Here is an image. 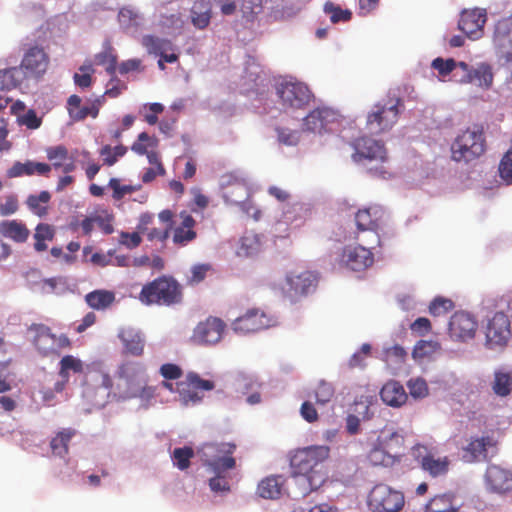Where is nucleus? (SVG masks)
I'll return each mask as SVG.
<instances>
[{
	"label": "nucleus",
	"mask_w": 512,
	"mask_h": 512,
	"mask_svg": "<svg viewBox=\"0 0 512 512\" xmlns=\"http://www.w3.org/2000/svg\"><path fill=\"white\" fill-rule=\"evenodd\" d=\"M138 299L145 305L173 306L182 302L183 290L174 277L162 275L146 283Z\"/></svg>",
	"instance_id": "20e7f679"
},
{
	"label": "nucleus",
	"mask_w": 512,
	"mask_h": 512,
	"mask_svg": "<svg viewBox=\"0 0 512 512\" xmlns=\"http://www.w3.org/2000/svg\"><path fill=\"white\" fill-rule=\"evenodd\" d=\"M25 79L29 78L21 65L19 67L0 70V84L2 89H15L19 87Z\"/></svg>",
	"instance_id": "e433bc0d"
},
{
	"label": "nucleus",
	"mask_w": 512,
	"mask_h": 512,
	"mask_svg": "<svg viewBox=\"0 0 512 512\" xmlns=\"http://www.w3.org/2000/svg\"><path fill=\"white\" fill-rule=\"evenodd\" d=\"M461 503L452 493H444L434 496L425 505L426 512H458Z\"/></svg>",
	"instance_id": "2f4dec72"
},
{
	"label": "nucleus",
	"mask_w": 512,
	"mask_h": 512,
	"mask_svg": "<svg viewBox=\"0 0 512 512\" xmlns=\"http://www.w3.org/2000/svg\"><path fill=\"white\" fill-rule=\"evenodd\" d=\"M97 65L104 66L106 72L114 76L117 69V55L109 42L104 44L103 50L95 55Z\"/></svg>",
	"instance_id": "37998d69"
},
{
	"label": "nucleus",
	"mask_w": 512,
	"mask_h": 512,
	"mask_svg": "<svg viewBox=\"0 0 512 512\" xmlns=\"http://www.w3.org/2000/svg\"><path fill=\"white\" fill-rule=\"evenodd\" d=\"M404 107L400 95L395 90H389L386 97L379 100L367 114L368 130L376 135L390 131L398 122Z\"/></svg>",
	"instance_id": "7ed1b4c3"
},
{
	"label": "nucleus",
	"mask_w": 512,
	"mask_h": 512,
	"mask_svg": "<svg viewBox=\"0 0 512 512\" xmlns=\"http://www.w3.org/2000/svg\"><path fill=\"white\" fill-rule=\"evenodd\" d=\"M0 234L15 243H25L30 236V230L22 221L3 220L0 222Z\"/></svg>",
	"instance_id": "c756f323"
},
{
	"label": "nucleus",
	"mask_w": 512,
	"mask_h": 512,
	"mask_svg": "<svg viewBox=\"0 0 512 512\" xmlns=\"http://www.w3.org/2000/svg\"><path fill=\"white\" fill-rule=\"evenodd\" d=\"M380 397L386 405L391 407H401L408 399L403 385L395 380H390L383 385Z\"/></svg>",
	"instance_id": "c85d7f7f"
},
{
	"label": "nucleus",
	"mask_w": 512,
	"mask_h": 512,
	"mask_svg": "<svg viewBox=\"0 0 512 512\" xmlns=\"http://www.w3.org/2000/svg\"><path fill=\"white\" fill-rule=\"evenodd\" d=\"M306 212L301 204H294L284 212L286 223L299 225L303 220V214Z\"/></svg>",
	"instance_id": "052dcab7"
},
{
	"label": "nucleus",
	"mask_w": 512,
	"mask_h": 512,
	"mask_svg": "<svg viewBox=\"0 0 512 512\" xmlns=\"http://www.w3.org/2000/svg\"><path fill=\"white\" fill-rule=\"evenodd\" d=\"M273 325V319L259 308L247 310L237 317L231 324L232 330L237 334L255 333Z\"/></svg>",
	"instance_id": "f8f14e48"
},
{
	"label": "nucleus",
	"mask_w": 512,
	"mask_h": 512,
	"mask_svg": "<svg viewBox=\"0 0 512 512\" xmlns=\"http://www.w3.org/2000/svg\"><path fill=\"white\" fill-rule=\"evenodd\" d=\"M478 329L476 318L467 312H455L449 321L448 333L452 340L467 342L474 339Z\"/></svg>",
	"instance_id": "4468645a"
},
{
	"label": "nucleus",
	"mask_w": 512,
	"mask_h": 512,
	"mask_svg": "<svg viewBox=\"0 0 512 512\" xmlns=\"http://www.w3.org/2000/svg\"><path fill=\"white\" fill-rule=\"evenodd\" d=\"M496 444V440L490 435L471 437L467 445L462 448V458L467 463L486 461L488 450L494 448Z\"/></svg>",
	"instance_id": "6ab92c4d"
},
{
	"label": "nucleus",
	"mask_w": 512,
	"mask_h": 512,
	"mask_svg": "<svg viewBox=\"0 0 512 512\" xmlns=\"http://www.w3.org/2000/svg\"><path fill=\"white\" fill-rule=\"evenodd\" d=\"M334 395H335L334 386L325 380H320L317 383V386L315 387V389L313 391V396L316 400V403L319 405L327 404L328 402H330L332 400Z\"/></svg>",
	"instance_id": "49530a36"
},
{
	"label": "nucleus",
	"mask_w": 512,
	"mask_h": 512,
	"mask_svg": "<svg viewBox=\"0 0 512 512\" xmlns=\"http://www.w3.org/2000/svg\"><path fill=\"white\" fill-rule=\"evenodd\" d=\"M70 372L74 374H82L84 372V363L79 358L73 355H65L59 362V376L61 381L54 385L55 392H62L69 382Z\"/></svg>",
	"instance_id": "a878e982"
},
{
	"label": "nucleus",
	"mask_w": 512,
	"mask_h": 512,
	"mask_svg": "<svg viewBox=\"0 0 512 512\" xmlns=\"http://www.w3.org/2000/svg\"><path fill=\"white\" fill-rule=\"evenodd\" d=\"M486 484L490 491L505 494L512 491V472L498 465H491L485 474Z\"/></svg>",
	"instance_id": "4be33fe9"
},
{
	"label": "nucleus",
	"mask_w": 512,
	"mask_h": 512,
	"mask_svg": "<svg viewBox=\"0 0 512 512\" xmlns=\"http://www.w3.org/2000/svg\"><path fill=\"white\" fill-rule=\"evenodd\" d=\"M158 144V140L155 137L150 136L146 132H141L136 141L133 142L131 150L137 155H146L149 148H154Z\"/></svg>",
	"instance_id": "de8ad7c7"
},
{
	"label": "nucleus",
	"mask_w": 512,
	"mask_h": 512,
	"mask_svg": "<svg viewBox=\"0 0 512 512\" xmlns=\"http://www.w3.org/2000/svg\"><path fill=\"white\" fill-rule=\"evenodd\" d=\"M403 437L396 431L382 434L368 453V460L374 466H388L393 463L392 444L401 446Z\"/></svg>",
	"instance_id": "9d476101"
},
{
	"label": "nucleus",
	"mask_w": 512,
	"mask_h": 512,
	"mask_svg": "<svg viewBox=\"0 0 512 512\" xmlns=\"http://www.w3.org/2000/svg\"><path fill=\"white\" fill-rule=\"evenodd\" d=\"M410 330L418 336H425L432 330L431 322L426 317H419L410 324Z\"/></svg>",
	"instance_id": "338daca9"
},
{
	"label": "nucleus",
	"mask_w": 512,
	"mask_h": 512,
	"mask_svg": "<svg viewBox=\"0 0 512 512\" xmlns=\"http://www.w3.org/2000/svg\"><path fill=\"white\" fill-rule=\"evenodd\" d=\"M493 43L499 61L503 64L512 63V17L501 19L496 23Z\"/></svg>",
	"instance_id": "2eb2a0df"
},
{
	"label": "nucleus",
	"mask_w": 512,
	"mask_h": 512,
	"mask_svg": "<svg viewBox=\"0 0 512 512\" xmlns=\"http://www.w3.org/2000/svg\"><path fill=\"white\" fill-rule=\"evenodd\" d=\"M420 464L431 476L438 477L448 472L450 462L447 457L436 459L428 454L421 458Z\"/></svg>",
	"instance_id": "a19ab883"
},
{
	"label": "nucleus",
	"mask_w": 512,
	"mask_h": 512,
	"mask_svg": "<svg viewBox=\"0 0 512 512\" xmlns=\"http://www.w3.org/2000/svg\"><path fill=\"white\" fill-rule=\"evenodd\" d=\"M225 201L231 204H243L249 198V189L244 181H236L230 184L224 191Z\"/></svg>",
	"instance_id": "79ce46f5"
},
{
	"label": "nucleus",
	"mask_w": 512,
	"mask_h": 512,
	"mask_svg": "<svg viewBox=\"0 0 512 512\" xmlns=\"http://www.w3.org/2000/svg\"><path fill=\"white\" fill-rule=\"evenodd\" d=\"M454 307L452 300L444 297H436L429 305V313L435 317L445 315Z\"/></svg>",
	"instance_id": "864d4df0"
},
{
	"label": "nucleus",
	"mask_w": 512,
	"mask_h": 512,
	"mask_svg": "<svg viewBox=\"0 0 512 512\" xmlns=\"http://www.w3.org/2000/svg\"><path fill=\"white\" fill-rule=\"evenodd\" d=\"M82 100L78 95H71L67 100V111L69 117L75 121H83L88 116L96 118L99 114L98 101L93 102L90 106H82Z\"/></svg>",
	"instance_id": "cd10ccee"
},
{
	"label": "nucleus",
	"mask_w": 512,
	"mask_h": 512,
	"mask_svg": "<svg viewBox=\"0 0 512 512\" xmlns=\"http://www.w3.org/2000/svg\"><path fill=\"white\" fill-rule=\"evenodd\" d=\"M83 74H74V82L77 86L80 88H88L92 84V77L91 73L93 72V69L91 66H81L79 68Z\"/></svg>",
	"instance_id": "774afa93"
},
{
	"label": "nucleus",
	"mask_w": 512,
	"mask_h": 512,
	"mask_svg": "<svg viewBox=\"0 0 512 512\" xmlns=\"http://www.w3.org/2000/svg\"><path fill=\"white\" fill-rule=\"evenodd\" d=\"M118 376L126 381L129 389L138 390L146 383L145 368L141 362L123 363L118 369Z\"/></svg>",
	"instance_id": "b1692460"
},
{
	"label": "nucleus",
	"mask_w": 512,
	"mask_h": 512,
	"mask_svg": "<svg viewBox=\"0 0 512 512\" xmlns=\"http://www.w3.org/2000/svg\"><path fill=\"white\" fill-rule=\"evenodd\" d=\"M235 449L236 445L233 443H205L202 445L200 449L202 460L216 474L209 480V486L213 492L230 491L229 482L221 473L235 468L236 460L232 457Z\"/></svg>",
	"instance_id": "f03ea898"
},
{
	"label": "nucleus",
	"mask_w": 512,
	"mask_h": 512,
	"mask_svg": "<svg viewBox=\"0 0 512 512\" xmlns=\"http://www.w3.org/2000/svg\"><path fill=\"white\" fill-rule=\"evenodd\" d=\"M50 57L43 47L39 45L29 46L23 54L21 67L29 79L39 80L47 72Z\"/></svg>",
	"instance_id": "9b49d317"
},
{
	"label": "nucleus",
	"mask_w": 512,
	"mask_h": 512,
	"mask_svg": "<svg viewBox=\"0 0 512 512\" xmlns=\"http://www.w3.org/2000/svg\"><path fill=\"white\" fill-rule=\"evenodd\" d=\"M491 389L499 397H507L512 392V370L497 369L491 382Z\"/></svg>",
	"instance_id": "72a5a7b5"
},
{
	"label": "nucleus",
	"mask_w": 512,
	"mask_h": 512,
	"mask_svg": "<svg viewBox=\"0 0 512 512\" xmlns=\"http://www.w3.org/2000/svg\"><path fill=\"white\" fill-rule=\"evenodd\" d=\"M18 199L15 195H7L0 198V216H9L17 212Z\"/></svg>",
	"instance_id": "680f3d73"
},
{
	"label": "nucleus",
	"mask_w": 512,
	"mask_h": 512,
	"mask_svg": "<svg viewBox=\"0 0 512 512\" xmlns=\"http://www.w3.org/2000/svg\"><path fill=\"white\" fill-rule=\"evenodd\" d=\"M240 10L243 18L254 21L263 10L262 0H242Z\"/></svg>",
	"instance_id": "8fccbe9b"
},
{
	"label": "nucleus",
	"mask_w": 512,
	"mask_h": 512,
	"mask_svg": "<svg viewBox=\"0 0 512 512\" xmlns=\"http://www.w3.org/2000/svg\"><path fill=\"white\" fill-rule=\"evenodd\" d=\"M381 207H369L358 210L355 215V222L359 231H373L378 228V222L382 218Z\"/></svg>",
	"instance_id": "7c9ffc66"
},
{
	"label": "nucleus",
	"mask_w": 512,
	"mask_h": 512,
	"mask_svg": "<svg viewBox=\"0 0 512 512\" xmlns=\"http://www.w3.org/2000/svg\"><path fill=\"white\" fill-rule=\"evenodd\" d=\"M319 275L310 270H292L285 275L279 284L282 295L291 303H296L302 298L316 291Z\"/></svg>",
	"instance_id": "39448f33"
},
{
	"label": "nucleus",
	"mask_w": 512,
	"mask_h": 512,
	"mask_svg": "<svg viewBox=\"0 0 512 512\" xmlns=\"http://www.w3.org/2000/svg\"><path fill=\"white\" fill-rule=\"evenodd\" d=\"M85 301L92 309L105 310L114 303L115 293L104 289L94 290L86 294Z\"/></svg>",
	"instance_id": "ea45409f"
},
{
	"label": "nucleus",
	"mask_w": 512,
	"mask_h": 512,
	"mask_svg": "<svg viewBox=\"0 0 512 512\" xmlns=\"http://www.w3.org/2000/svg\"><path fill=\"white\" fill-rule=\"evenodd\" d=\"M486 11L484 9L464 10L458 22V28L471 39H478L482 36L483 27L486 23Z\"/></svg>",
	"instance_id": "412c9836"
},
{
	"label": "nucleus",
	"mask_w": 512,
	"mask_h": 512,
	"mask_svg": "<svg viewBox=\"0 0 512 512\" xmlns=\"http://www.w3.org/2000/svg\"><path fill=\"white\" fill-rule=\"evenodd\" d=\"M123 342L125 353L133 356H140L144 350V340L141 335L133 329H125L119 333Z\"/></svg>",
	"instance_id": "c9c22d12"
},
{
	"label": "nucleus",
	"mask_w": 512,
	"mask_h": 512,
	"mask_svg": "<svg viewBox=\"0 0 512 512\" xmlns=\"http://www.w3.org/2000/svg\"><path fill=\"white\" fill-rule=\"evenodd\" d=\"M404 503V495L386 484L375 485L367 497V504L372 512H398Z\"/></svg>",
	"instance_id": "6e6552de"
},
{
	"label": "nucleus",
	"mask_w": 512,
	"mask_h": 512,
	"mask_svg": "<svg viewBox=\"0 0 512 512\" xmlns=\"http://www.w3.org/2000/svg\"><path fill=\"white\" fill-rule=\"evenodd\" d=\"M329 453L328 446H309L298 449L291 457L292 476L301 496L310 494L325 483L327 479L325 461Z\"/></svg>",
	"instance_id": "f257e3e1"
},
{
	"label": "nucleus",
	"mask_w": 512,
	"mask_h": 512,
	"mask_svg": "<svg viewBox=\"0 0 512 512\" xmlns=\"http://www.w3.org/2000/svg\"><path fill=\"white\" fill-rule=\"evenodd\" d=\"M32 329L36 332L34 345L43 356L59 355L55 349L56 335L51 329L43 324L33 325Z\"/></svg>",
	"instance_id": "bb28decb"
},
{
	"label": "nucleus",
	"mask_w": 512,
	"mask_h": 512,
	"mask_svg": "<svg viewBox=\"0 0 512 512\" xmlns=\"http://www.w3.org/2000/svg\"><path fill=\"white\" fill-rule=\"evenodd\" d=\"M225 328L222 319L209 316L195 327L192 339L202 345L216 344L222 339Z\"/></svg>",
	"instance_id": "dca6fc26"
},
{
	"label": "nucleus",
	"mask_w": 512,
	"mask_h": 512,
	"mask_svg": "<svg viewBox=\"0 0 512 512\" xmlns=\"http://www.w3.org/2000/svg\"><path fill=\"white\" fill-rule=\"evenodd\" d=\"M373 262V253L361 245L346 246L341 254V263L353 271H363Z\"/></svg>",
	"instance_id": "aec40b11"
},
{
	"label": "nucleus",
	"mask_w": 512,
	"mask_h": 512,
	"mask_svg": "<svg viewBox=\"0 0 512 512\" xmlns=\"http://www.w3.org/2000/svg\"><path fill=\"white\" fill-rule=\"evenodd\" d=\"M193 457L194 450L188 446L175 448L172 453L173 463L180 470L188 469L190 466V461Z\"/></svg>",
	"instance_id": "09e8293b"
},
{
	"label": "nucleus",
	"mask_w": 512,
	"mask_h": 512,
	"mask_svg": "<svg viewBox=\"0 0 512 512\" xmlns=\"http://www.w3.org/2000/svg\"><path fill=\"white\" fill-rule=\"evenodd\" d=\"M181 222L173 230V243L176 246L184 247L196 239L195 231L196 221L186 212L180 214Z\"/></svg>",
	"instance_id": "393cba45"
},
{
	"label": "nucleus",
	"mask_w": 512,
	"mask_h": 512,
	"mask_svg": "<svg viewBox=\"0 0 512 512\" xmlns=\"http://www.w3.org/2000/svg\"><path fill=\"white\" fill-rule=\"evenodd\" d=\"M354 153L352 159L360 162L363 159L386 161L387 152L381 141L374 140L368 136H362L355 139L352 143Z\"/></svg>",
	"instance_id": "a211bd4d"
},
{
	"label": "nucleus",
	"mask_w": 512,
	"mask_h": 512,
	"mask_svg": "<svg viewBox=\"0 0 512 512\" xmlns=\"http://www.w3.org/2000/svg\"><path fill=\"white\" fill-rule=\"evenodd\" d=\"M261 384L250 376H241L237 380V389L242 394H248L255 389H260Z\"/></svg>",
	"instance_id": "69168bd1"
},
{
	"label": "nucleus",
	"mask_w": 512,
	"mask_h": 512,
	"mask_svg": "<svg viewBox=\"0 0 512 512\" xmlns=\"http://www.w3.org/2000/svg\"><path fill=\"white\" fill-rule=\"evenodd\" d=\"M486 149L483 129L478 126L468 128L459 134L451 145L452 159L457 162H470L479 158Z\"/></svg>",
	"instance_id": "423d86ee"
},
{
	"label": "nucleus",
	"mask_w": 512,
	"mask_h": 512,
	"mask_svg": "<svg viewBox=\"0 0 512 512\" xmlns=\"http://www.w3.org/2000/svg\"><path fill=\"white\" fill-rule=\"evenodd\" d=\"M432 68L437 70L438 73L445 77L451 73H455V72H458V69L459 68V62H456L454 59L452 58H449V59H446L444 60L443 58H435L433 61H432V64H431Z\"/></svg>",
	"instance_id": "3c124183"
},
{
	"label": "nucleus",
	"mask_w": 512,
	"mask_h": 512,
	"mask_svg": "<svg viewBox=\"0 0 512 512\" xmlns=\"http://www.w3.org/2000/svg\"><path fill=\"white\" fill-rule=\"evenodd\" d=\"M46 153L48 160L52 162V166L56 169L62 167L63 162L68 159V149L64 145L49 147Z\"/></svg>",
	"instance_id": "603ef678"
},
{
	"label": "nucleus",
	"mask_w": 512,
	"mask_h": 512,
	"mask_svg": "<svg viewBox=\"0 0 512 512\" xmlns=\"http://www.w3.org/2000/svg\"><path fill=\"white\" fill-rule=\"evenodd\" d=\"M461 73L455 72L453 78L460 84L475 83L478 87L489 89L493 84L494 75L492 67L487 63H481L477 67H470L467 63L460 61Z\"/></svg>",
	"instance_id": "ddd939ff"
},
{
	"label": "nucleus",
	"mask_w": 512,
	"mask_h": 512,
	"mask_svg": "<svg viewBox=\"0 0 512 512\" xmlns=\"http://www.w3.org/2000/svg\"><path fill=\"white\" fill-rule=\"evenodd\" d=\"M193 25L198 29L206 28L211 19V5L209 0H197L191 9Z\"/></svg>",
	"instance_id": "4c0bfd02"
},
{
	"label": "nucleus",
	"mask_w": 512,
	"mask_h": 512,
	"mask_svg": "<svg viewBox=\"0 0 512 512\" xmlns=\"http://www.w3.org/2000/svg\"><path fill=\"white\" fill-rule=\"evenodd\" d=\"M76 435L73 428H64L56 433L50 441V449L54 456L64 457L69 452V443Z\"/></svg>",
	"instance_id": "f704fd0d"
},
{
	"label": "nucleus",
	"mask_w": 512,
	"mask_h": 512,
	"mask_svg": "<svg viewBox=\"0 0 512 512\" xmlns=\"http://www.w3.org/2000/svg\"><path fill=\"white\" fill-rule=\"evenodd\" d=\"M140 234L138 230L132 233L122 231L119 235V243L128 249L137 248L142 242Z\"/></svg>",
	"instance_id": "e2e57ef3"
},
{
	"label": "nucleus",
	"mask_w": 512,
	"mask_h": 512,
	"mask_svg": "<svg viewBox=\"0 0 512 512\" xmlns=\"http://www.w3.org/2000/svg\"><path fill=\"white\" fill-rule=\"evenodd\" d=\"M277 95L285 108L304 109L313 99L309 87L296 80H282L276 87Z\"/></svg>",
	"instance_id": "0eeeda50"
},
{
	"label": "nucleus",
	"mask_w": 512,
	"mask_h": 512,
	"mask_svg": "<svg viewBox=\"0 0 512 512\" xmlns=\"http://www.w3.org/2000/svg\"><path fill=\"white\" fill-rule=\"evenodd\" d=\"M142 45L149 54L161 55L163 52L173 50V44L168 39L159 38L153 35H146L142 38Z\"/></svg>",
	"instance_id": "c03bdc74"
},
{
	"label": "nucleus",
	"mask_w": 512,
	"mask_h": 512,
	"mask_svg": "<svg viewBox=\"0 0 512 512\" xmlns=\"http://www.w3.org/2000/svg\"><path fill=\"white\" fill-rule=\"evenodd\" d=\"M486 342L492 346H504L511 336L510 320L503 312H497L490 318L485 330Z\"/></svg>",
	"instance_id": "f3484780"
},
{
	"label": "nucleus",
	"mask_w": 512,
	"mask_h": 512,
	"mask_svg": "<svg viewBox=\"0 0 512 512\" xmlns=\"http://www.w3.org/2000/svg\"><path fill=\"white\" fill-rule=\"evenodd\" d=\"M284 482L283 476H268L260 481L257 492L264 499H277L281 496Z\"/></svg>",
	"instance_id": "473e14b6"
},
{
	"label": "nucleus",
	"mask_w": 512,
	"mask_h": 512,
	"mask_svg": "<svg viewBox=\"0 0 512 512\" xmlns=\"http://www.w3.org/2000/svg\"><path fill=\"white\" fill-rule=\"evenodd\" d=\"M56 235V229L48 223H39L34 231V250L36 252H44L48 248L47 242H51Z\"/></svg>",
	"instance_id": "58836bf2"
},
{
	"label": "nucleus",
	"mask_w": 512,
	"mask_h": 512,
	"mask_svg": "<svg viewBox=\"0 0 512 512\" xmlns=\"http://www.w3.org/2000/svg\"><path fill=\"white\" fill-rule=\"evenodd\" d=\"M120 24L129 28L139 24V15L129 8H122L118 14Z\"/></svg>",
	"instance_id": "0e129e2a"
},
{
	"label": "nucleus",
	"mask_w": 512,
	"mask_h": 512,
	"mask_svg": "<svg viewBox=\"0 0 512 512\" xmlns=\"http://www.w3.org/2000/svg\"><path fill=\"white\" fill-rule=\"evenodd\" d=\"M337 118V114L330 108H317L312 110L303 120V128L307 131L321 134L329 129V125Z\"/></svg>",
	"instance_id": "5701e85b"
},
{
	"label": "nucleus",
	"mask_w": 512,
	"mask_h": 512,
	"mask_svg": "<svg viewBox=\"0 0 512 512\" xmlns=\"http://www.w3.org/2000/svg\"><path fill=\"white\" fill-rule=\"evenodd\" d=\"M211 270V266L209 264H197L191 268V276L187 279V284L194 286L201 283L205 278L207 273Z\"/></svg>",
	"instance_id": "4d7b16f0"
},
{
	"label": "nucleus",
	"mask_w": 512,
	"mask_h": 512,
	"mask_svg": "<svg viewBox=\"0 0 512 512\" xmlns=\"http://www.w3.org/2000/svg\"><path fill=\"white\" fill-rule=\"evenodd\" d=\"M324 11L328 15H330V20L333 23H337L339 21H348L351 19L352 13L349 10H343L341 7L336 6L332 2H326L324 5Z\"/></svg>",
	"instance_id": "6e6d98bb"
},
{
	"label": "nucleus",
	"mask_w": 512,
	"mask_h": 512,
	"mask_svg": "<svg viewBox=\"0 0 512 512\" xmlns=\"http://www.w3.org/2000/svg\"><path fill=\"white\" fill-rule=\"evenodd\" d=\"M51 199V195L48 191H42L38 195H30L27 198L28 208L37 216L44 217L48 213L47 204Z\"/></svg>",
	"instance_id": "a18cd8bd"
},
{
	"label": "nucleus",
	"mask_w": 512,
	"mask_h": 512,
	"mask_svg": "<svg viewBox=\"0 0 512 512\" xmlns=\"http://www.w3.org/2000/svg\"><path fill=\"white\" fill-rule=\"evenodd\" d=\"M214 387L213 381L202 379L195 372H189L184 380L176 383V392L185 405L196 404L203 399L200 391H211Z\"/></svg>",
	"instance_id": "1a4fd4ad"
},
{
	"label": "nucleus",
	"mask_w": 512,
	"mask_h": 512,
	"mask_svg": "<svg viewBox=\"0 0 512 512\" xmlns=\"http://www.w3.org/2000/svg\"><path fill=\"white\" fill-rule=\"evenodd\" d=\"M109 186L113 190V198L115 200H121L125 195L131 194L139 189V187L132 185H121L119 180L116 178L110 179Z\"/></svg>",
	"instance_id": "13d9d810"
},
{
	"label": "nucleus",
	"mask_w": 512,
	"mask_h": 512,
	"mask_svg": "<svg viewBox=\"0 0 512 512\" xmlns=\"http://www.w3.org/2000/svg\"><path fill=\"white\" fill-rule=\"evenodd\" d=\"M276 132L279 142L284 145L294 146L299 142L300 134L297 130H291L289 128H277Z\"/></svg>",
	"instance_id": "bf43d9fd"
},
{
	"label": "nucleus",
	"mask_w": 512,
	"mask_h": 512,
	"mask_svg": "<svg viewBox=\"0 0 512 512\" xmlns=\"http://www.w3.org/2000/svg\"><path fill=\"white\" fill-rule=\"evenodd\" d=\"M499 175L503 182L507 185L512 184V148L509 149L502 157L499 163Z\"/></svg>",
	"instance_id": "5fc2aeb1"
}]
</instances>
